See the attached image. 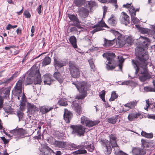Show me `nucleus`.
Here are the masks:
<instances>
[{
  "label": "nucleus",
  "mask_w": 155,
  "mask_h": 155,
  "mask_svg": "<svg viewBox=\"0 0 155 155\" xmlns=\"http://www.w3.org/2000/svg\"><path fill=\"white\" fill-rule=\"evenodd\" d=\"M58 104L60 106H66L68 105L67 100L64 98L60 99L58 102Z\"/></svg>",
  "instance_id": "nucleus-34"
},
{
  "label": "nucleus",
  "mask_w": 155,
  "mask_h": 155,
  "mask_svg": "<svg viewBox=\"0 0 155 155\" xmlns=\"http://www.w3.org/2000/svg\"><path fill=\"white\" fill-rule=\"evenodd\" d=\"M123 7L126 9H129V10H139V8L135 9L132 5V3H127L126 4H124L123 5Z\"/></svg>",
  "instance_id": "nucleus-35"
},
{
  "label": "nucleus",
  "mask_w": 155,
  "mask_h": 155,
  "mask_svg": "<svg viewBox=\"0 0 155 155\" xmlns=\"http://www.w3.org/2000/svg\"><path fill=\"white\" fill-rule=\"evenodd\" d=\"M135 54V59L132 60L133 65L135 70V74L137 75L139 72V79L140 81L143 82L151 78V75L148 73L147 68L148 54L144 51L136 52Z\"/></svg>",
  "instance_id": "nucleus-1"
},
{
  "label": "nucleus",
  "mask_w": 155,
  "mask_h": 155,
  "mask_svg": "<svg viewBox=\"0 0 155 155\" xmlns=\"http://www.w3.org/2000/svg\"><path fill=\"white\" fill-rule=\"evenodd\" d=\"M141 135L142 136L148 138H151L153 137V134L152 133H147L143 130L142 131L141 133Z\"/></svg>",
  "instance_id": "nucleus-36"
},
{
  "label": "nucleus",
  "mask_w": 155,
  "mask_h": 155,
  "mask_svg": "<svg viewBox=\"0 0 155 155\" xmlns=\"http://www.w3.org/2000/svg\"><path fill=\"white\" fill-rule=\"evenodd\" d=\"M108 22L110 25L113 26H115L117 24L116 21L112 15H111V17L108 20Z\"/></svg>",
  "instance_id": "nucleus-37"
},
{
  "label": "nucleus",
  "mask_w": 155,
  "mask_h": 155,
  "mask_svg": "<svg viewBox=\"0 0 155 155\" xmlns=\"http://www.w3.org/2000/svg\"><path fill=\"white\" fill-rule=\"evenodd\" d=\"M100 122L99 120L92 121L89 120L85 125L88 127H91L97 124Z\"/></svg>",
  "instance_id": "nucleus-29"
},
{
  "label": "nucleus",
  "mask_w": 155,
  "mask_h": 155,
  "mask_svg": "<svg viewBox=\"0 0 155 155\" xmlns=\"http://www.w3.org/2000/svg\"><path fill=\"white\" fill-rule=\"evenodd\" d=\"M1 139L4 142V143L5 144H6L8 143L9 141V139H6L4 137H1Z\"/></svg>",
  "instance_id": "nucleus-61"
},
{
  "label": "nucleus",
  "mask_w": 155,
  "mask_h": 155,
  "mask_svg": "<svg viewBox=\"0 0 155 155\" xmlns=\"http://www.w3.org/2000/svg\"><path fill=\"white\" fill-rule=\"evenodd\" d=\"M104 57L106 58V68L108 70L114 69L115 67L116 62L114 59L116 56L114 53H105L103 55Z\"/></svg>",
  "instance_id": "nucleus-4"
},
{
  "label": "nucleus",
  "mask_w": 155,
  "mask_h": 155,
  "mask_svg": "<svg viewBox=\"0 0 155 155\" xmlns=\"http://www.w3.org/2000/svg\"><path fill=\"white\" fill-rule=\"evenodd\" d=\"M131 16V18L135 17L136 12L139 10H128Z\"/></svg>",
  "instance_id": "nucleus-54"
},
{
  "label": "nucleus",
  "mask_w": 155,
  "mask_h": 155,
  "mask_svg": "<svg viewBox=\"0 0 155 155\" xmlns=\"http://www.w3.org/2000/svg\"><path fill=\"white\" fill-rule=\"evenodd\" d=\"M129 17L124 12H122L120 18L121 23L126 26L127 25L130 23Z\"/></svg>",
  "instance_id": "nucleus-11"
},
{
  "label": "nucleus",
  "mask_w": 155,
  "mask_h": 155,
  "mask_svg": "<svg viewBox=\"0 0 155 155\" xmlns=\"http://www.w3.org/2000/svg\"><path fill=\"white\" fill-rule=\"evenodd\" d=\"M75 4L78 6H84L82 10H91L92 8L97 6L95 2L90 1L85 2V0H74Z\"/></svg>",
  "instance_id": "nucleus-5"
},
{
  "label": "nucleus",
  "mask_w": 155,
  "mask_h": 155,
  "mask_svg": "<svg viewBox=\"0 0 155 155\" xmlns=\"http://www.w3.org/2000/svg\"><path fill=\"white\" fill-rule=\"evenodd\" d=\"M17 27V25H12L10 24H8L6 28V29L7 30H8L11 28H16Z\"/></svg>",
  "instance_id": "nucleus-60"
},
{
  "label": "nucleus",
  "mask_w": 155,
  "mask_h": 155,
  "mask_svg": "<svg viewBox=\"0 0 155 155\" xmlns=\"http://www.w3.org/2000/svg\"><path fill=\"white\" fill-rule=\"evenodd\" d=\"M53 109V106L49 107L48 106H43L40 107V112L42 114H45L48 113Z\"/></svg>",
  "instance_id": "nucleus-21"
},
{
  "label": "nucleus",
  "mask_w": 155,
  "mask_h": 155,
  "mask_svg": "<svg viewBox=\"0 0 155 155\" xmlns=\"http://www.w3.org/2000/svg\"><path fill=\"white\" fill-rule=\"evenodd\" d=\"M144 90L147 92H155V89L153 88L151 86H146L144 87Z\"/></svg>",
  "instance_id": "nucleus-41"
},
{
  "label": "nucleus",
  "mask_w": 155,
  "mask_h": 155,
  "mask_svg": "<svg viewBox=\"0 0 155 155\" xmlns=\"http://www.w3.org/2000/svg\"><path fill=\"white\" fill-rule=\"evenodd\" d=\"M118 97V95L116 93L115 91H113L112 93L111 97L109 99V101H113Z\"/></svg>",
  "instance_id": "nucleus-42"
},
{
  "label": "nucleus",
  "mask_w": 155,
  "mask_h": 155,
  "mask_svg": "<svg viewBox=\"0 0 155 155\" xmlns=\"http://www.w3.org/2000/svg\"><path fill=\"white\" fill-rule=\"evenodd\" d=\"M53 65L54 67L55 71H58V70L63 68L67 64L66 61L61 60L56 57H54Z\"/></svg>",
  "instance_id": "nucleus-8"
},
{
  "label": "nucleus",
  "mask_w": 155,
  "mask_h": 155,
  "mask_svg": "<svg viewBox=\"0 0 155 155\" xmlns=\"http://www.w3.org/2000/svg\"><path fill=\"white\" fill-rule=\"evenodd\" d=\"M140 38L143 39V42L141 43V46L143 48H147L150 41L149 39L147 37H144L142 36H140Z\"/></svg>",
  "instance_id": "nucleus-19"
},
{
  "label": "nucleus",
  "mask_w": 155,
  "mask_h": 155,
  "mask_svg": "<svg viewBox=\"0 0 155 155\" xmlns=\"http://www.w3.org/2000/svg\"><path fill=\"white\" fill-rule=\"evenodd\" d=\"M52 153H55L53 150L48 147L42 150V151H41V155H51Z\"/></svg>",
  "instance_id": "nucleus-20"
},
{
  "label": "nucleus",
  "mask_w": 155,
  "mask_h": 155,
  "mask_svg": "<svg viewBox=\"0 0 155 155\" xmlns=\"http://www.w3.org/2000/svg\"><path fill=\"white\" fill-rule=\"evenodd\" d=\"M86 149L90 152H92L94 149V147L93 145L91 144L87 145Z\"/></svg>",
  "instance_id": "nucleus-46"
},
{
  "label": "nucleus",
  "mask_w": 155,
  "mask_h": 155,
  "mask_svg": "<svg viewBox=\"0 0 155 155\" xmlns=\"http://www.w3.org/2000/svg\"><path fill=\"white\" fill-rule=\"evenodd\" d=\"M105 91L104 90L101 91L99 93V96L101 99L105 97Z\"/></svg>",
  "instance_id": "nucleus-64"
},
{
  "label": "nucleus",
  "mask_w": 155,
  "mask_h": 155,
  "mask_svg": "<svg viewBox=\"0 0 155 155\" xmlns=\"http://www.w3.org/2000/svg\"><path fill=\"white\" fill-rule=\"evenodd\" d=\"M78 101L75 100L72 102L71 105L72 108L75 110L77 115H80L82 112L81 107L78 104Z\"/></svg>",
  "instance_id": "nucleus-12"
},
{
  "label": "nucleus",
  "mask_w": 155,
  "mask_h": 155,
  "mask_svg": "<svg viewBox=\"0 0 155 155\" xmlns=\"http://www.w3.org/2000/svg\"><path fill=\"white\" fill-rule=\"evenodd\" d=\"M17 72L16 73H15L9 78L4 80V82L5 83V84H7L8 83H9L12 81L13 79L14 78L16 77L17 76Z\"/></svg>",
  "instance_id": "nucleus-38"
},
{
  "label": "nucleus",
  "mask_w": 155,
  "mask_h": 155,
  "mask_svg": "<svg viewBox=\"0 0 155 155\" xmlns=\"http://www.w3.org/2000/svg\"><path fill=\"white\" fill-rule=\"evenodd\" d=\"M26 101V99L25 98V97L24 98L23 96H22L20 100V103L19 105L20 109L22 111H23L25 109Z\"/></svg>",
  "instance_id": "nucleus-30"
},
{
  "label": "nucleus",
  "mask_w": 155,
  "mask_h": 155,
  "mask_svg": "<svg viewBox=\"0 0 155 155\" xmlns=\"http://www.w3.org/2000/svg\"><path fill=\"white\" fill-rule=\"evenodd\" d=\"M114 153L116 155H128L121 150L118 151V149H115Z\"/></svg>",
  "instance_id": "nucleus-44"
},
{
  "label": "nucleus",
  "mask_w": 155,
  "mask_h": 155,
  "mask_svg": "<svg viewBox=\"0 0 155 155\" xmlns=\"http://www.w3.org/2000/svg\"><path fill=\"white\" fill-rule=\"evenodd\" d=\"M132 82V81L130 80H128L127 81H124L123 82H122L121 83V85H130L131 83Z\"/></svg>",
  "instance_id": "nucleus-58"
},
{
  "label": "nucleus",
  "mask_w": 155,
  "mask_h": 155,
  "mask_svg": "<svg viewBox=\"0 0 155 155\" xmlns=\"http://www.w3.org/2000/svg\"><path fill=\"white\" fill-rule=\"evenodd\" d=\"M150 30L147 28H142L141 29V32L143 34H147L149 32H150Z\"/></svg>",
  "instance_id": "nucleus-52"
},
{
  "label": "nucleus",
  "mask_w": 155,
  "mask_h": 155,
  "mask_svg": "<svg viewBox=\"0 0 155 155\" xmlns=\"http://www.w3.org/2000/svg\"><path fill=\"white\" fill-rule=\"evenodd\" d=\"M126 41L129 44L131 45L133 43V40L131 37L129 36L126 39Z\"/></svg>",
  "instance_id": "nucleus-51"
},
{
  "label": "nucleus",
  "mask_w": 155,
  "mask_h": 155,
  "mask_svg": "<svg viewBox=\"0 0 155 155\" xmlns=\"http://www.w3.org/2000/svg\"><path fill=\"white\" fill-rule=\"evenodd\" d=\"M10 132L13 135L17 136L18 138L23 136L25 134V130L21 128L15 129L11 130Z\"/></svg>",
  "instance_id": "nucleus-14"
},
{
  "label": "nucleus",
  "mask_w": 155,
  "mask_h": 155,
  "mask_svg": "<svg viewBox=\"0 0 155 155\" xmlns=\"http://www.w3.org/2000/svg\"><path fill=\"white\" fill-rule=\"evenodd\" d=\"M10 87H2L0 88V94L4 98H7L9 96L10 91Z\"/></svg>",
  "instance_id": "nucleus-15"
},
{
  "label": "nucleus",
  "mask_w": 155,
  "mask_h": 155,
  "mask_svg": "<svg viewBox=\"0 0 155 155\" xmlns=\"http://www.w3.org/2000/svg\"><path fill=\"white\" fill-rule=\"evenodd\" d=\"M27 112L29 113H34L35 111L38 110V108L33 104L29 102L27 103Z\"/></svg>",
  "instance_id": "nucleus-17"
},
{
  "label": "nucleus",
  "mask_w": 155,
  "mask_h": 155,
  "mask_svg": "<svg viewBox=\"0 0 155 155\" xmlns=\"http://www.w3.org/2000/svg\"><path fill=\"white\" fill-rule=\"evenodd\" d=\"M101 30H102V28H97L93 29L92 31H91V33L93 35L95 32Z\"/></svg>",
  "instance_id": "nucleus-59"
},
{
  "label": "nucleus",
  "mask_w": 155,
  "mask_h": 155,
  "mask_svg": "<svg viewBox=\"0 0 155 155\" xmlns=\"http://www.w3.org/2000/svg\"><path fill=\"white\" fill-rule=\"evenodd\" d=\"M75 12H78V15L81 17L85 18L88 16L89 12L88 10H78V12L74 11Z\"/></svg>",
  "instance_id": "nucleus-25"
},
{
  "label": "nucleus",
  "mask_w": 155,
  "mask_h": 155,
  "mask_svg": "<svg viewBox=\"0 0 155 155\" xmlns=\"http://www.w3.org/2000/svg\"><path fill=\"white\" fill-rule=\"evenodd\" d=\"M33 80L35 84H40L41 82V75L38 67H33L31 68V71L26 78L25 85H27L32 84Z\"/></svg>",
  "instance_id": "nucleus-3"
},
{
  "label": "nucleus",
  "mask_w": 155,
  "mask_h": 155,
  "mask_svg": "<svg viewBox=\"0 0 155 155\" xmlns=\"http://www.w3.org/2000/svg\"><path fill=\"white\" fill-rule=\"evenodd\" d=\"M82 94H80L79 95L77 96L76 97V99H84L86 96H87V93H82Z\"/></svg>",
  "instance_id": "nucleus-49"
},
{
  "label": "nucleus",
  "mask_w": 155,
  "mask_h": 155,
  "mask_svg": "<svg viewBox=\"0 0 155 155\" xmlns=\"http://www.w3.org/2000/svg\"><path fill=\"white\" fill-rule=\"evenodd\" d=\"M146 101L147 105L146 107L144 108L145 109L147 110L149 107L152 111L155 112V103H150L149 99L146 100Z\"/></svg>",
  "instance_id": "nucleus-24"
},
{
  "label": "nucleus",
  "mask_w": 155,
  "mask_h": 155,
  "mask_svg": "<svg viewBox=\"0 0 155 155\" xmlns=\"http://www.w3.org/2000/svg\"><path fill=\"white\" fill-rule=\"evenodd\" d=\"M70 128L72 129V133L76 134L79 137L83 135L85 132V128L81 125H71Z\"/></svg>",
  "instance_id": "nucleus-7"
},
{
  "label": "nucleus",
  "mask_w": 155,
  "mask_h": 155,
  "mask_svg": "<svg viewBox=\"0 0 155 155\" xmlns=\"http://www.w3.org/2000/svg\"><path fill=\"white\" fill-rule=\"evenodd\" d=\"M87 151L81 148L77 150H76L74 152H73V153L74 155H78L82 154H85L87 153Z\"/></svg>",
  "instance_id": "nucleus-39"
},
{
  "label": "nucleus",
  "mask_w": 155,
  "mask_h": 155,
  "mask_svg": "<svg viewBox=\"0 0 155 155\" xmlns=\"http://www.w3.org/2000/svg\"><path fill=\"white\" fill-rule=\"evenodd\" d=\"M67 15L68 17L69 18L70 20L72 21H74L75 19L77 18V17L76 16L74 15L68 14Z\"/></svg>",
  "instance_id": "nucleus-47"
},
{
  "label": "nucleus",
  "mask_w": 155,
  "mask_h": 155,
  "mask_svg": "<svg viewBox=\"0 0 155 155\" xmlns=\"http://www.w3.org/2000/svg\"><path fill=\"white\" fill-rule=\"evenodd\" d=\"M121 116L120 115H116L111 117L107 118V121L109 123L114 124L116 123L118 118H120Z\"/></svg>",
  "instance_id": "nucleus-23"
},
{
  "label": "nucleus",
  "mask_w": 155,
  "mask_h": 155,
  "mask_svg": "<svg viewBox=\"0 0 155 155\" xmlns=\"http://www.w3.org/2000/svg\"><path fill=\"white\" fill-rule=\"evenodd\" d=\"M3 98L1 95L0 96V110L2 107L3 103Z\"/></svg>",
  "instance_id": "nucleus-62"
},
{
  "label": "nucleus",
  "mask_w": 155,
  "mask_h": 155,
  "mask_svg": "<svg viewBox=\"0 0 155 155\" xmlns=\"http://www.w3.org/2000/svg\"><path fill=\"white\" fill-rule=\"evenodd\" d=\"M142 146L144 148L148 147H149L150 144L149 143L146 142V140H144L142 139L141 140Z\"/></svg>",
  "instance_id": "nucleus-45"
},
{
  "label": "nucleus",
  "mask_w": 155,
  "mask_h": 155,
  "mask_svg": "<svg viewBox=\"0 0 155 155\" xmlns=\"http://www.w3.org/2000/svg\"><path fill=\"white\" fill-rule=\"evenodd\" d=\"M51 62V58L49 56H46L43 59L42 64L43 66H45L50 64Z\"/></svg>",
  "instance_id": "nucleus-33"
},
{
  "label": "nucleus",
  "mask_w": 155,
  "mask_h": 155,
  "mask_svg": "<svg viewBox=\"0 0 155 155\" xmlns=\"http://www.w3.org/2000/svg\"><path fill=\"white\" fill-rule=\"evenodd\" d=\"M89 120L88 118L84 116L81 118V123L83 125H86Z\"/></svg>",
  "instance_id": "nucleus-43"
},
{
  "label": "nucleus",
  "mask_w": 155,
  "mask_h": 155,
  "mask_svg": "<svg viewBox=\"0 0 155 155\" xmlns=\"http://www.w3.org/2000/svg\"><path fill=\"white\" fill-rule=\"evenodd\" d=\"M131 20L135 24H138L140 22V20L136 17L131 18Z\"/></svg>",
  "instance_id": "nucleus-56"
},
{
  "label": "nucleus",
  "mask_w": 155,
  "mask_h": 155,
  "mask_svg": "<svg viewBox=\"0 0 155 155\" xmlns=\"http://www.w3.org/2000/svg\"><path fill=\"white\" fill-rule=\"evenodd\" d=\"M76 40V38L74 36H71L69 39L70 43L74 48H77Z\"/></svg>",
  "instance_id": "nucleus-31"
},
{
  "label": "nucleus",
  "mask_w": 155,
  "mask_h": 155,
  "mask_svg": "<svg viewBox=\"0 0 155 155\" xmlns=\"http://www.w3.org/2000/svg\"><path fill=\"white\" fill-rule=\"evenodd\" d=\"M104 41L103 45L105 47L112 46L115 43L114 40H108L105 38H104Z\"/></svg>",
  "instance_id": "nucleus-26"
},
{
  "label": "nucleus",
  "mask_w": 155,
  "mask_h": 155,
  "mask_svg": "<svg viewBox=\"0 0 155 155\" xmlns=\"http://www.w3.org/2000/svg\"><path fill=\"white\" fill-rule=\"evenodd\" d=\"M24 113L20 111H18L17 112V115L19 118V121L22 119L23 117Z\"/></svg>",
  "instance_id": "nucleus-48"
},
{
  "label": "nucleus",
  "mask_w": 155,
  "mask_h": 155,
  "mask_svg": "<svg viewBox=\"0 0 155 155\" xmlns=\"http://www.w3.org/2000/svg\"><path fill=\"white\" fill-rule=\"evenodd\" d=\"M52 76L50 74L45 75L44 76V84L50 85L53 82V80L51 78Z\"/></svg>",
  "instance_id": "nucleus-22"
},
{
  "label": "nucleus",
  "mask_w": 155,
  "mask_h": 155,
  "mask_svg": "<svg viewBox=\"0 0 155 155\" xmlns=\"http://www.w3.org/2000/svg\"><path fill=\"white\" fill-rule=\"evenodd\" d=\"M81 23V21L78 20H77V21L73 22V23L71 24V25H73L77 27L78 28H82L80 25Z\"/></svg>",
  "instance_id": "nucleus-40"
},
{
  "label": "nucleus",
  "mask_w": 155,
  "mask_h": 155,
  "mask_svg": "<svg viewBox=\"0 0 155 155\" xmlns=\"http://www.w3.org/2000/svg\"><path fill=\"white\" fill-rule=\"evenodd\" d=\"M140 114L139 113L129 114L127 118L130 121H133L135 119L137 118L140 116Z\"/></svg>",
  "instance_id": "nucleus-27"
},
{
  "label": "nucleus",
  "mask_w": 155,
  "mask_h": 155,
  "mask_svg": "<svg viewBox=\"0 0 155 155\" xmlns=\"http://www.w3.org/2000/svg\"><path fill=\"white\" fill-rule=\"evenodd\" d=\"M87 142L86 141L82 143H81L80 145H79L78 146V148H80L83 149V148H84V147H85L86 148V145H85V144H87Z\"/></svg>",
  "instance_id": "nucleus-53"
},
{
  "label": "nucleus",
  "mask_w": 155,
  "mask_h": 155,
  "mask_svg": "<svg viewBox=\"0 0 155 155\" xmlns=\"http://www.w3.org/2000/svg\"><path fill=\"white\" fill-rule=\"evenodd\" d=\"M137 101L135 100L133 101L132 102L127 103L125 104L124 106L126 107H129L130 108H133L137 105Z\"/></svg>",
  "instance_id": "nucleus-32"
},
{
  "label": "nucleus",
  "mask_w": 155,
  "mask_h": 155,
  "mask_svg": "<svg viewBox=\"0 0 155 155\" xmlns=\"http://www.w3.org/2000/svg\"><path fill=\"white\" fill-rule=\"evenodd\" d=\"M98 23L99 24H100L99 25H100V27H101L102 28V27H104L105 28H107L108 27L107 26L103 21H100L98 22Z\"/></svg>",
  "instance_id": "nucleus-57"
},
{
  "label": "nucleus",
  "mask_w": 155,
  "mask_h": 155,
  "mask_svg": "<svg viewBox=\"0 0 155 155\" xmlns=\"http://www.w3.org/2000/svg\"><path fill=\"white\" fill-rule=\"evenodd\" d=\"M48 143L54 145L55 146L63 148L67 146V143L62 141L56 140L52 137H50L47 139Z\"/></svg>",
  "instance_id": "nucleus-9"
},
{
  "label": "nucleus",
  "mask_w": 155,
  "mask_h": 155,
  "mask_svg": "<svg viewBox=\"0 0 155 155\" xmlns=\"http://www.w3.org/2000/svg\"><path fill=\"white\" fill-rule=\"evenodd\" d=\"M73 117V114L68 110H65L64 118L66 123H69Z\"/></svg>",
  "instance_id": "nucleus-16"
},
{
  "label": "nucleus",
  "mask_w": 155,
  "mask_h": 155,
  "mask_svg": "<svg viewBox=\"0 0 155 155\" xmlns=\"http://www.w3.org/2000/svg\"><path fill=\"white\" fill-rule=\"evenodd\" d=\"M132 153L133 155H144L146 153V152L143 149L135 147L133 148Z\"/></svg>",
  "instance_id": "nucleus-18"
},
{
  "label": "nucleus",
  "mask_w": 155,
  "mask_h": 155,
  "mask_svg": "<svg viewBox=\"0 0 155 155\" xmlns=\"http://www.w3.org/2000/svg\"><path fill=\"white\" fill-rule=\"evenodd\" d=\"M88 87L86 82H79L77 89L81 93H87V91Z\"/></svg>",
  "instance_id": "nucleus-13"
},
{
  "label": "nucleus",
  "mask_w": 155,
  "mask_h": 155,
  "mask_svg": "<svg viewBox=\"0 0 155 155\" xmlns=\"http://www.w3.org/2000/svg\"><path fill=\"white\" fill-rule=\"evenodd\" d=\"M23 78L17 81L12 91L13 94L15 96L18 95L22 93V81L24 80L25 76Z\"/></svg>",
  "instance_id": "nucleus-10"
},
{
  "label": "nucleus",
  "mask_w": 155,
  "mask_h": 155,
  "mask_svg": "<svg viewBox=\"0 0 155 155\" xmlns=\"http://www.w3.org/2000/svg\"><path fill=\"white\" fill-rule=\"evenodd\" d=\"M53 74L54 77L60 83L63 82V80L62 79L61 74L58 71H55Z\"/></svg>",
  "instance_id": "nucleus-28"
},
{
  "label": "nucleus",
  "mask_w": 155,
  "mask_h": 155,
  "mask_svg": "<svg viewBox=\"0 0 155 155\" xmlns=\"http://www.w3.org/2000/svg\"><path fill=\"white\" fill-rule=\"evenodd\" d=\"M88 62L91 69L94 70L95 68V65L92 59H90L88 60Z\"/></svg>",
  "instance_id": "nucleus-50"
},
{
  "label": "nucleus",
  "mask_w": 155,
  "mask_h": 155,
  "mask_svg": "<svg viewBox=\"0 0 155 155\" xmlns=\"http://www.w3.org/2000/svg\"><path fill=\"white\" fill-rule=\"evenodd\" d=\"M69 69L71 76L73 78H78L80 76V67L73 61H70Z\"/></svg>",
  "instance_id": "nucleus-6"
},
{
  "label": "nucleus",
  "mask_w": 155,
  "mask_h": 155,
  "mask_svg": "<svg viewBox=\"0 0 155 155\" xmlns=\"http://www.w3.org/2000/svg\"><path fill=\"white\" fill-rule=\"evenodd\" d=\"M112 33L116 36H117L118 38L119 37H120L121 36V34L120 33L117 31L113 30Z\"/></svg>",
  "instance_id": "nucleus-63"
},
{
  "label": "nucleus",
  "mask_w": 155,
  "mask_h": 155,
  "mask_svg": "<svg viewBox=\"0 0 155 155\" xmlns=\"http://www.w3.org/2000/svg\"><path fill=\"white\" fill-rule=\"evenodd\" d=\"M23 14L24 15L25 17L26 18H30L31 17V14L28 10H25Z\"/></svg>",
  "instance_id": "nucleus-55"
},
{
  "label": "nucleus",
  "mask_w": 155,
  "mask_h": 155,
  "mask_svg": "<svg viewBox=\"0 0 155 155\" xmlns=\"http://www.w3.org/2000/svg\"><path fill=\"white\" fill-rule=\"evenodd\" d=\"M110 140L102 138L100 140V142L102 147L104 153L106 155H109L111 153L112 148L118 149L119 147L117 144V138L115 135L111 134L109 135Z\"/></svg>",
  "instance_id": "nucleus-2"
}]
</instances>
